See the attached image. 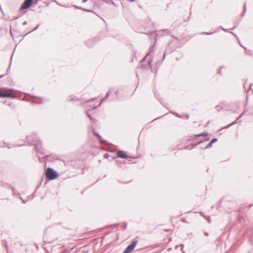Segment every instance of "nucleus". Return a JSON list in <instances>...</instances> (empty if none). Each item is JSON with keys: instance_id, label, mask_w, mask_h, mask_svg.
Returning a JSON list of instances; mask_svg holds the SVG:
<instances>
[{"instance_id": "obj_1", "label": "nucleus", "mask_w": 253, "mask_h": 253, "mask_svg": "<svg viewBox=\"0 0 253 253\" xmlns=\"http://www.w3.org/2000/svg\"><path fill=\"white\" fill-rule=\"evenodd\" d=\"M46 176L50 180H52L57 177L58 174L52 169L49 168L46 169Z\"/></svg>"}, {"instance_id": "obj_11", "label": "nucleus", "mask_w": 253, "mask_h": 253, "mask_svg": "<svg viewBox=\"0 0 253 253\" xmlns=\"http://www.w3.org/2000/svg\"><path fill=\"white\" fill-rule=\"evenodd\" d=\"M104 156L106 157H107V155H104Z\"/></svg>"}, {"instance_id": "obj_9", "label": "nucleus", "mask_w": 253, "mask_h": 253, "mask_svg": "<svg viewBox=\"0 0 253 253\" xmlns=\"http://www.w3.org/2000/svg\"><path fill=\"white\" fill-rule=\"evenodd\" d=\"M96 135H98L99 137H100V135H99L98 134L96 133Z\"/></svg>"}, {"instance_id": "obj_10", "label": "nucleus", "mask_w": 253, "mask_h": 253, "mask_svg": "<svg viewBox=\"0 0 253 253\" xmlns=\"http://www.w3.org/2000/svg\"><path fill=\"white\" fill-rule=\"evenodd\" d=\"M104 156L106 157H107V155H104Z\"/></svg>"}, {"instance_id": "obj_6", "label": "nucleus", "mask_w": 253, "mask_h": 253, "mask_svg": "<svg viewBox=\"0 0 253 253\" xmlns=\"http://www.w3.org/2000/svg\"><path fill=\"white\" fill-rule=\"evenodd\" d=\"M212 143L210 142L208 144V145L206 146V148H211V146H212Z\"/></svg>"}, {"instance_id": "obj_5", "label": "nucleus", "mask_w": 253, "mask_h": 253, "mask_svg": "<svg viewBox=\"0 0 253 253\" xmlns=\"http://www.w3.org/2000/svg\"><path fill=\"white\" fill-rule=\"evenodd\" d=\"M118 156L122 158H126L127 157L126 155L122 151H119L117 152Z\"/></svg>"}, {"instance_id": "obj_3", "label": "nucleus", "mask_w": 253, "mask_h": 253, "mask_svg": "<svg viewBox=\"0 0 253 253\" xmlns=\"http://www.w3.org/2000/svg\"><path fill=\"white\" fill-rule=\"evenodd\" d=\"M33 0H25L20 7L21 10L27 9L32 4Z\"/></svg>"}, {"instance_id": "obj_8", "label": "nucleus", "mask_w": 253, "mask_h": 253, "mask_svg": "<svg viewBox=\"0 0 253 253\" xmlns=\"http://www.w3.org/2000/svg\"><path fill=\"white\" fill-rule=\"evenodd\" d=\"M87 1V0H83V2H85Z\"/></svg>"}, {"instance_id": "obj_12", "label": "nucleus", "mask_w": 253, "mask_h": 253, "mask_svg": "<svg viewBox=\"0 0 253 253\" xmlns=\"http://www.w3.org/2000/svg\"><path fill=\"white\" fill-rule=\"evenodd\" d=\"M26 24V22L25 21V22H24V24Z\"/></svg>"}, {"instance_id": "obj_13", "label": "nucleus", "mask_w": 253, "mask_h": 253, "mask_svg": "<svg viewBox=\"0 0 253 253\" xmlns=\"http://www.w3.org/2000/svg\"><path fill=\"white\" fill-rule=\"evenodd\" d=\"M242 115L240 116L239 118L238 119H239L240 118H241L242 117Z\"/></svg>"}, {"instance_id": "obj_2", "label": "nucleus", "mask_w": 253, "mask_h": 253, "mask_svg": "<svg viewBox=\"0 0 253 253\" xmlns=\"http://www.w3.org/2000/svg\"><path fill=\"white\" fill-rule=\"evenodd\" d=\"M137 242L133 241L125 249L123 253H130L134 249Z\"/></svg>"}, {"instance_id": "obj_4", "label": "nucleus", "mask_w": 253, "mask_h": 253, "mask_svg": "<svg viewBox=\"0 0 253 253\" xmlns=\"http://www.w3.org/2000/svg\"><path fill=\"white\" fill-rule=\"evenodd\" d=\"M0 96L13 97L14 96V94L12 91L9 90V91H6L4 93H0Z\"/></svg>"}, {"instance_id": "obj_14", "label": "nucleus", "mask_w": 253, "mask_h": 253, "mask_svg": "<svg viewBox=\"0 0 253 253\" xmlns=\"http://www.w3.org/2000/svg\"><path fill=\"white\" fill-rule=\"evenodd\" d=\"M88 117H89L90 118H91V117H90V116L88 115Z\"/></svg>"}, {"instance_id": "obj_7", "label": "nucleus", "mask_w": 253, "mask_h": 253, "mask_svg": "<svg viewBox=\"0 0 253 253\" xmlns=\"http://www.w3.org/2000/svg\"><path fill=\"white\" fill-rule=\"evenodd\" d=\"M217 141V139L214 138L211 142L213 144L214 142Z\"/></svg>"}]
</instances>
